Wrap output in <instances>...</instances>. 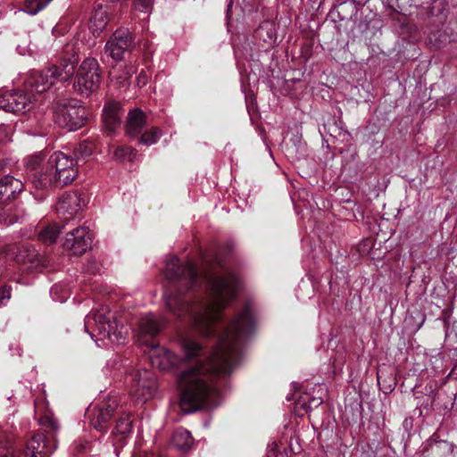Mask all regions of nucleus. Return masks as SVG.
<instances>
[{
    "label": "nucleus",
    "instance_id": "1",
    "mask_svg": "<svg viewBox=\"0 0 457 457\" xmlns=\"http://www.w3.org/2000/svg\"><path fill=\"white\" fill-rule=\"evenodd\" d=\"M163 274L171 284L163 295L169 311L190 322V331L180 337L183 355L158 347L154 337L164 321L153 313L140 319L138 341L150 347L153 367L164 371L180 369L176 379L184 413L216 407L221 401L216 378L229 375L237 364L243 343L255 330L253 309L246 303L226 321L223 312L235 299L241 280L220 252L204 255L199 270L190 262L181 263L177 256H170Z\"/></svg>",
    "mask_w": 457,
    "mask_h": 457
},
{
    "label": "nucleus",
    "instance_id": "2",
    "mask_svg": "<svg viewBox=\"0 0 457 457\" xmlns=\"http://www.w3.org/2000/svg\"><path fill=\"white\" fill-rule=\"evenodd\" d=\"M41 154L28 158V179L36 189L47 190L71 184L78 176L77 161L62 152L53 154L47 162L41 165Z\"/></svg>",
    "mask_w": 457,
    "mask_h": 457
},
{
    "label": "nucleus",
    "instance_id": "3",
    "mask_svg": "<svg viewBox=\"0 0 457 457\" xmlns=\"http://www.w3.org/2000/svg\"><path fill=\"white\" fill-rule=\"evenodd\" d=\"M84 327L99 347L107 346L106 341L122 344L129 333L128 328L118 322L114 313L107 306H101L87 314Z\"/></svg>",
    "mask_w": 457,
    "mask_h": 457
},
{
    "label": "nucleus",
    "instance_id": "4",
    "mask_svg": "<svg viewBox=\"0 0 457 457\" xmlns=\"http://www.w3.org/2000/svg\"><path fill=\"white\" fill-rule=\"evenodd\" d=\"M108 365L113 366L120 372L127 374L129 393L137 403H145L151 399L156 390L157 382L155 375L148 370H139L128 373L121 361H112Z\"/></svg>",
    "mask_w": 457,
    "mask_h": 457
},
{
    "label": "nucleus",
    "instance_id": "5",
    "mask_svg": "<svg viewBox=\"0 0 457 457\" xmlns=\"http://www.w3.org/2000/svg\"><path fill=\"white\" fill-rule=\"evenodd\" d=\"M40 426L47 435L37 433L27 442L24 454L26 457H50L57 447L55 434L59 429L57 420L51 416H44Z\"/></svg>",
    "mask_w": 457,
    "mask_h": 457
},
{
    "label": "nucleus",
    "instance_id": "6",
    "mask_svg": "<svg viewBox=\"0 0 457 457\" xmlns=\"http://www.w3.org/2000/svg\"><path fill=\"white\" fill-rule=\"evenodd\" d=\"M52 112L54 123L69 131L80 129L87 120L85 108L73 99H56L53 103Z\"/></svg>",
    "mask_w": 457,
    "mask_h": 457
},
{
    "label": "nucleus",
    "instance_id": "7",
    "mask_svg": "<svg viewBox=\"0 0 457 457\" xmlns=\"http://www.w3.org/2000/svg\"><path fill=\"white\" fill-rule=\"evenodd\" d=\"M100 79L98 62L95 58H86L77 71L74 89L78 94L88 96L98 88Z\"/></svg>",
    "mask_w": 457,
    "mask_h": 457
},
{
    "label": "nucleus",
    "instance_id": "8",
    "mask_svg": "<svg viewBox=\"0 0 457 457\" xmlns=\"http://www.w3.org/2000/svg\"><path fill=\"white\" fill-rule=\"evenodd\" d=\"M135 47L131 32L125 28L116 29L105 44V54L116 62L122 61Z\"/></svg>",
    "mask_w": 457,
    "mask_h": 457
},
{
    "label": "nucleus",
    "instance_id": "9",
    "mask_svg": "<svg viewBox=\"0 0 457 457\" xmlns=\"http://www.w3.org/2000/svg\"><path fill=\"white\" fill-rule=\"evenodd\" d=\"M118 407L117 398L110 396L100 404L90 406L87 411V417L90 424L100 432H106L108 422Z\"/></svg>",
    "mask_w": 457,
    "mask_h": 457
},
{
    "label": "nucleus",
    "instance_id": "10",
    "mask_svg": "<svg viewBox=\"0 0 457 457\" xmlns=\"http://www.w3.org/2000/svg\"><path fill=\"white\" fill-rule=\"evenodd\" d=\"M35 101L30 93L8 91L0 96V109L12 113H25L33 108Z\"/></svg>",
    "mask_w": 457,
    "mask_h": 457
},
{
    "label": "nucleus",
    "instance_id": "11",
    "mask_svg": "<svg viewBox=\"0 0 457 457\" xmlns=\"http://www.w3.org/2000/svg\"><path fill=\"white\" fill-rule=\"evenodd\" d=\"M93 237L87 227L79 226L66 234L63 247L73 255H81L91 247Z\"/></svg>",
    "mask_w": 457,
    "mask_h": 457
},
{
    "label": "nucleus",
    "instance_id": "12",
    "mask_svg": "<svg viewBox=\"0 0 457 457\" xmlns=\"http://www.w3.org/2000/svg\"><path fill=\"white\" fill-rule=\"evenodd\" d=\"M55 78L51 69L46 71H32L25 81V86L38 94L46 92L54 85Z\"/></svg>",
    "mask_w": 457,
    "mask_h": 457
},
{
    "label": "nucleus",
    "instance_id": "13",
    "mask_svg": "<svg viewBox=\"0 0 457 457\" xmlns=\"http://www.w3.org/2000/svg\"><path fill=\"white\" fill-rule=\"evenodd\" d=\"M81 201L80 195L75 192L63 194L56 205L60 218L63 220L72 219L81 209Z\"/></svg>",
    "mask_w": 457,
    "mask_h": 457
},
{
    "label": "nucleus",
    "instance_id": "14",
    "mask_svg": "<svg viewBox=\"0 0 457 457\" xmlns=\"http://www.w3.org/2000/svg\"><path fill=\"white\" fill-rule=\"evenodd\" d=\"M132 433V420L130 413L122 411L120 417L116 421V426L112 435L114 436V446L117 457H120L119 445H125L128 436Z\"/></svg>",
    "mask_w": 457,
    "mask_h": 457
},
{
    "label": "nucleus",
    "instance_id": "15",
    "mask_svg": "<svg viewBox=\"0 0 457 457\" xmlns=\"http://www.w3.org/2000/svg\"><path fill=\"white\" fill-rule=\"evenodd\" d=\"M24 188V183L11 175L0 179V202L7 203L15 199Z\"/></svg>",
    "mask_w": 457,
    "mask_h": 457
},
{
    "label": "nucleus",
    "instance_id": "16",
    "mask_svg": "<svg viewBox=\"0 0 457 457\" xmlns=\"http://www.w3.org/2000/svg\"><path fill=\"white\" fill-rule=\"evenodd\" d=\"M120 105L116 102H110L104 105L103 110V120L104 127L109 131H113L120 123Z\"/></svg>",
    "mask_w": 457,
    "mask_h": 457
},
{
    "label": "nucleus",
    "instance_id": "17",
    "mask_svg": "<svg viewBox=\"0 0 457 457\" xmlns=\"http://www.w3.org/2000/svg\"><path fill=\"white\" fill-rule=\"evenodd\" d=\"M78 61V57L72 55L69 59L62 60L59 65L51 67L50 69L54 73L55 79L59 81H67L70 79L75 72Z\"/></svg>",
    "mask_w": 457,
    "mask_h": 457
},
{
    "label": "nucleus",
    "instance_id": "18",
    "mask_svg": "<svg viewBox=\"0 0 457 457\" xmlns=\"http://www.w3.org/2000/svg\"><path fill=\"white\" fill-rule=\"evenodd\" d=\"M295 400V409L309 411L313 408L320 406L322 403L321 396H312L308 392L300 393L297 396L294 394L293 395L287 396V401Z\"/></svg>",
    "mask_w": 457,
    "mask_h": 457
},
{
    "label": "nucleus",
    "instance_id": "19",
    "mask_svg": "<svg viewBox=\"0 0 457 457\" xmlns=\"http://www.w3.org/2000/svg\"><path fill=\"white\" fill-rule=\"evenodd\" d=\"M133 72L134 69L130 66L112 67L109 72L111 82L117 88L126 87Z\"/></svg>",
    "mask_w": 457,
    "mask_h": 457
},
{
    "label": "nucleus",
    "instance_id": "20",
    "mask_svg": "<svg viewBox=\"0 0 457 457\" xmlns=\"http://www.w3.org/2000/svg\"><path fill=\"white\" fill-rule=\"evenodd\" d=\"M146 117L145 114L138 110L135 109L130 111L128 116V121L126 125L127 134L129 137H136L139 135L145 126Z\"/></svg>",
    "mask_w": 457,
    "mask_h": 457
},
{
    "label": "nucleus",
    "instance_id": "21",
    "mask_svg": "<svg viewBox=\"0 0 457 457\" xmlns=\"http://www.w3.org/2000/svg\"><path fill=\"white\" fill-rule=\"evenodd\" d=\"M108 15L106 10L102 6L95 9L90 19V29L94 34L99 35L108 23Z\"/></svg>",
    "mask_w": 457,
    "mask_h": 457
},
{
    "label": "nucleus",
    "instance_id": "22",
    "mask_svg": "<svg viewBox=\"0 0 457 457\" xmlns=\"http://www.w3.org/2000/svg\"><path fill=\"white\" fill-rule=\"evenodd\" d=\"M171 444L181 452H186L193 445V437L190 432L185 428H178L171 438Z\"/></svg>",
    "mask_w": 457,
    "mask_h": 457
},
{
    "label": "nucleus",
    "instance_id": "23",
    "mask_svg": "<svg viewBox=\"0 0 457 457\" xmlns=\"http://www.w3.org/2000/svg\"><path fill=\"white\" fill-rule=\"evenodd\" d=\"M254 37L269 46H272L277 39L275 25L270 21L262 22L255 30Z\"/></svg>",
    "mask_w": 457,
    "mask_h": 457
},
{
    "label": "nucleus",
    "instance_id": "24",
    "mask_svg": "<svg viewBox=\"0 0 457 457\" xmlns=\"http://www.w3.org/2000/svg\"><path fill=\"white\" fill-rule=\"evenodd\" d=\"M62 228L63 226L58 223L49 224L40 230L38 239L46 245H52L56 241Z\"/></svg>",
    "mask_w": 457,
    "mask_h": 457
},
{
    "label": "nucleus",
    "instance_id": "25",
    "mask_svg": "<svg viewBox=\"0 0 457 457\" xmlns=\"http://www.w3.org/2000/svg\"><path fill=\"white\" fill-rule=\"evenodd\" d=\"M18 218L13 213L12 206L6 203L0 202V224L12 225L17 222Z\"/></svg>",
    "mask_w": 457,
    "mask_h": 457
},
{
    "label": "nucleus",
    "instance_id": "26",
    "mask_svg": "<svg viewBox=\"0 0 457 457\" xmlns=\"http://www.w3.org/2000/svg\"><path fill=\"white\" fill-rule=\"evenodd\" d=\"M52 0H25L23 12L29 15H36L42 11Z\"/></svg>",
    "mask_w": 457,
    "mask_h": 457
},
{
    "label": "nucleus",
    "instance_id": "27",
    "mask_svg": "<svg viewBox=\"0 0 457 457\" xmlns=\"http://www.w3.org/2000/svg\"><path fill=\"white\" fill-rule=\"evenodd\" d=\"M0 456L2 457H17L12 444L10 436L0 432Z\"/></svg>",
    "mask_w": 457,
    "mask_h": 457
},
{
    "label": "nucleus",
    "instance_id": "28",
    "mask_svg": "<svg viewBox=\"0 0 457 457\" xmlns=\"http://www.w3.org/2000/svg\"><path fill=\"white\" fill-rule=\"evenodd\" d=\"M161 130L154 127L149 131H145L140 137L139 142L145 145H151L155 144L161 137Z\"/></svg>",
    "mask_w": 457,
    "mask_h": 457
},
{
    "label": "nucleus",
    "instance_id": "29",
    "mask_svg": "<svg viewBox=\"0 0 457 457\" xmlns=\"http://www.w3.org/2000/svg\"><path fill=\"white\" fill-rule=\"evenodd\" d=\"M94 146L91 142L83 141L74 150L76 159H83L92 154Z\"/></svg>",
    "mask_w": 457,
    "mask_h": 457
},
{
    "label": "nucleus",
    "instance_id": "30",
    "mask_svg": "<svg viewBox=\"0 0 457 457\" xmlns=\"http://www.w3.org/2000/svg\"><path fill=\"white\" fill-rule=\"evenodd\" d=\"M135 154V150L127 146H118L114 151V157L118 161H133Z\"/></svg>",
    "mask_w": 457,
    "mask_h": 457
},
{
    "label": "nucleus",
    "instance_id": "31",
    "mask_svg": "<svg viewBox=\"0 0 457 457\" xmlns=\"http://www.w3.org/2000/svg\"><path fill=\"white\" fill-rule=\"evenodd\" d=\"M12 131L10 126L0 123V144H5L11 140Z\"/></svg>",
    "mask_w": 457,
    "mask_h": 457
},
{
    "label": "nucleus",
    "instance_id": "32",
    "mask_svg": "<svg viewBox=\"0 0 457 457\" xmlns=\"http://www.w3.org/2000/svg\"><path fill=\"white\" fill-rule=\"evenodd\" d=\"M11 298V287H0V306H4Z\"/></svg>",
    "mask_w": 457,
    "mask_h": 457
},
{
    "label": "nucleus",
    "instance_id": "33",
    "mask_svg": "<svg viewBox=\"0 0 457 457\" xmlns=\"http://www.w3.org/2000/svg\"><path fill=\"white\" fill-rule=\"evenodd\" d=\"M154 4V0H137L136 8L140 12H147Z\"/></svg>",
    "mask_w": 457,
    "mask_h": 457
},
{
    "label": "nucleus",
    "instance_id": "34",
    "mask_svg": "<svg viewBox=\"0 0 457 457\" xmlns=\"http://www.w3.org/2000/svg\"><path fill=\"white\" fill-rule=\"evenodd\" d=\"M278 453V444L275 441L269 443L267 457H277Z\"/></svg>",
    "mask_w": 457,
    "mask_h": 457
},
{
    "label": "nucleus",
    "instance_id": "35",
    "mask_svg": "<svg viewBox=\"0 0 457 457\" xmlns=\"http://www.w3.org/2000/svg\"><path fill=\"white\" fill-rule=\"evenodd\" d=\"M58 291H59V287L57 285H54V287H52L51 290H50V295H52L53 299L54 301H59L61 303H63L66 301V296L65 295H62V296H60V297H56L55 295L58 294Z\"/></svg>",
    "mask_w": 457,
    "mask_h": 457
},
{
    "label": "nucleus",
    "instance_id": "36",
    "mask_svg": "<svg viewBox=\"0 0 457 457\" xmlns=\"http://www.w3.org/2000/svg\"><path fill=\"white\" fill-rule=\"evenodd\" d=\"M147 81H148V76L144 71H142L137 77V83L140 86H145L147 83Z\"/></svg>",
    "mask_w": 457,
    "mask_h": 457
},
{
    "label": "nucleus",
    "instance_id": "37",
    "mask_svg": "<svg viewBox=\"0 0 457 457\" xmlns=\"http://www.w3.org/2000/svg\"><path fill=\"white\" fill-rule=\"evenodd\" d=\"M29 253L27 254L26 258L28 259V261L29 262H33L36 261L37 257V253L33 250V251H30V250H28Z\"/></svg>",
    "mask_w": 457,
    "mask_h": 457
},
{
    "label": "nucleus",
    "instance_id": "38",
    "mask_svg": "<svg viewBox=\"0 0 457 457\" xmlns=\"http://www.w3.org/2000/svg\"><path fill=\"white\" fill-rule=\"evenodd\" d=\"M132 457H160L159 455L157 454H154L153 453H134L132 455Z\"/></svg>",
    "mask_w": 457,
    "mask_h": 457
},
{
    "label": "nucleus",
    "instance_id": "39",
    "mask_svg": "<svg viewBox=\"0 0 457 457\" xmlns=\"http://www.w3.org/2000/svg\"><path fill=\"white\" fill-rule=\"evenodd\" d=\"M233 5V0H228L227 4V15H229V11Z\"/></svg>",
    "mask_w": 457,
    "mask_h": 457
},
{
    "label": "nucleus",
    "instance_id": "40",
    "mask_svg": "<svg viewBox=\"0 0 457 457\" xmlns=\"http://www.w3.org/2000/svg\"><path fill=\"white\" fill-rule=\"evenodd\" d=\"M5 162L3 158L0 157V171L4 168Z\"/></svg>",
    "mask_w": 457,
    "mask_h": 457
},
{
    "label": "nucleus",
    "instance_id": "41",
    "mask_svg": "<svg viewBox=\"0 0 457 457\" xmlns=\"http://www.w3.org/2000/svg\"><path fill=\"white\" fill-rule=\"evenodd\" d=\"M0 251H3L6 254H8L10 249H4L3 245H2V242H0Z\"/></svg>",
    "mask_w": 457,
    "mask_h": 457
},
{
    "label": "nucleus",
    "instance_id": "42",
    "mask_svg": "<svg viewBox=\"0 0 457 457\" xmlns=\"http://www.w3.org/2000/svg\"><path fill=\"white\" fill-rule=\"evenodd\" d=\"M293 387L296 388V385L295 383H293Z\"/></svg>",
    "mask_w": 457,
    "mask_h": 457
}]
</instances>
